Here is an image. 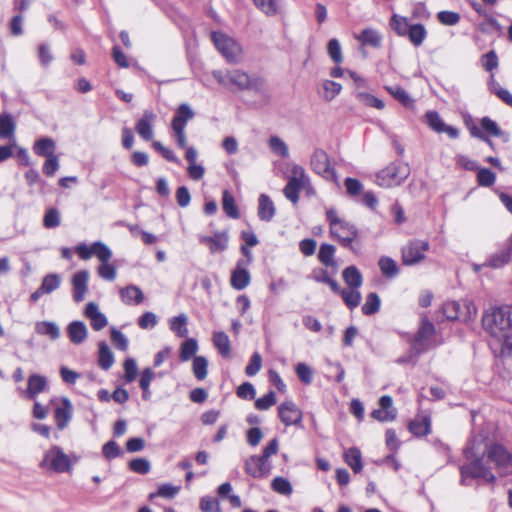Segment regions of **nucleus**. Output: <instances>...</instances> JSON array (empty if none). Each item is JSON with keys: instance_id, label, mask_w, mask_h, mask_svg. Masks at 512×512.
Instances as JSON below:
<instances>
[{"instance_id": "nucleus-1", "label": "nucleus", "mask_w": 512, "mask_h": 512, "mask_svg": "<svg viewBox=\"0 0 512 512\" xmlns=\"http://www.w3.org/2000/svg\"><path fill=\"white\" fill-rule=\"evenodd\" d=\"M483 327L489 334L502 341L507 347H512V306L497 307L484 314Z\"/></svg>"}, {"instance_id": "nucleus-2", "label": "nucleus", "mask_w": 512, "mask_h": 512, "mask_svg": "<svg viewBox=\"0 0 512 512\" xmlns=\"http://www.w3.org/2000/svg\"><path fill=\"white\" fill-rule=\"evenodd\" d=\"M464 457L469 463L464 464L460 467V483L462 485H468L467 479H478L482 478L486 482L494 484L496 482L495 475L491 472L490 468L483 464V455H478L474 451V443H469L463 450Z\"/></svg>"}, {"instance_id": "nucleus-3", "label": "nucleus", "mask_w": 512, "mask_h": 512, "mask_svg": "<svg viewBox=\"0 0 512 512\" xmlns=\"http://www.w3.org/2000/svg\"><path fill=\"white\" fill-rule=\"evenodd\" d=\"M326 219L329 222L330 235L337 239L342 247L355 251L353 242L359 237L357 227L346 219L340 218L333 208L326 211Z\"/></svg>"}, {"instance_id": "nucleus-4", "label": "nucleus", "mask_w": 512, "mask_h": 512, "mask_svg": "<svg viewBox=\"0 0 512 512\" xmlns=\"http://www.w3.org/2000/svg\"><path fill=\"white\" fill-rule=\"evenodd\" d=\"M435 333L434 324L427 317H423L416 334L409 340L410 357H418L430 349Z\"/></svg>"}, {"instance_id": "nucleus-5", "label": "nucleus", "mask_w": 512, "mask_h": 512, "mask_svg": "<svg viewBox=\"0 0 512 512\" xmlns=\"http://www.w3.org/2000/svg\"><path fill=\"white\" fill-rule=\"evenodd\" d=\"M40 467L43 469H49L56 473H64L71 471L72 463L69 456L60 446L53 445L44 453L43 459L40 462Z\"/></svg>"}, {"instance_id": "nucleus-6", "label": "nucleus", "mask_w": 512, "mask_h": 512, "mask_svg": "<svg viewBox=\"0 0 512 512\" xmlns=\"http://www.w3.org/2000/svg\"><path fill=\"white\" fill-rule=\"evenodd\" d=\"M211 39L217 50L228 62L236 63L239 61L242 49L233 38L222 32L214 31L211 33Z\"/></svg>"}, {"instance_id": "nucleus-7", "label": "nucleus", "mask_w": 512, "mask_h": 512, "mask_svg": "<svg viewBox=\"0 0 512 512\" xmlns=\"http://www.w3.org/2000/svg\"><path fill=\"white\" fill-rule=\"evenodd\" d=\"M291 177L283 189L284 196L293 204L299 201V193L309 183V177L304 168L300 165H294L291 170Z\"/></svg>"}, {"instance_id": "nucleus-8", "label": "nucleus", "mask_w": 512, "mask_h": 512, "mask_svg": "<svg viewBox=\"0 0 512 512\" xmlns=\"http://www.w3.org/2000/svg\"><path fill=\"white\" fill-rule=\"evenodd\" d=\"M407 175V168L391 163L376 174V183L383 188L399 186Z\"/></svg>"}, {"instance_id": "nucleus-9", "label": "nucleus", "mask_w": 512, "mask_h": 512, "mask_svg": "<svg viewBox=\"0 0 512 512\" xmlns=\"http://www.w3.org/2000/svg\"><path fill=\"white\" fill-rule=\"evenodd\" d=\"M310 167L316 174L326 180L335 181L337 179V174L331 166L330 158L323 149L317 148L314 150L310 159Z\"/></svg>"}, {"instance_id": "nucleus-10", "label": "nucleus", "mask_w": 512, "mask_h": 512, "mask_svg": "<svg viewBox=\"0 0 512 512\" xmlns=\"http://www.w3.org/2000/svg\"><path fill=\"white\" fill-rule=\"evenodd\" d=\"M488 459L495 463L501 475H508L512 472V454L501 444H493L487 451Z\"/></svg>"}, {"instance_id": "nucleus-11", "label": "nucleus", "mask_w": 512, "mask_h": 512, "mask_svg": "<svg viewBox=\"0 0 512 512\" xmlns=\"http://www.w3.org/2000/svg\"><path fill=\"white\" fill-rule=\"evenodd\" d=\"M429 249V243L423 240H411L402 248V262L412 266L420 263L425 258V252Z\"/></svg>"}, {"instance_id": "nucleus-12", "label": "nucleus", "mask_w": 512, "mask_h": 512, "mask_svg": "<svg viewBox=\"0 0 512 512\" xmlns=\"http://www.w3.org/2000/svg\"><path fill=\"white\" fill-rule=\"evenodd\" d=\"M271 469L270 461L262 458L261 455H252L245 461V472L253 478L267 477Z\"/></svg>"}, {"instance_id": "nucleus-13", "label": "nucleus", "mask_w": 512, "mask_h": 512, "mask_svg": "<svg viewBox=\"0 0 512 512\" xmlns=\"http://www.w3.org/2000/svg\"><path fill=\"white\" fill-rule=\"evenodd\" d=\"M512 256V235L506 240L503 246L497 250L496 252L490 254L486 261L484 262V266L493 269H499L507 265Z\"/></svg>"}, {"instance_id": "nucleus-14", "label": "nucleus", "mask_w": 512, "mask_h": 512, "mask_svg": "<svg viewBox=\"0 0 512 512\" xmlns=\"http://www.w3.org/2000/svg\"><path fill=\"white\" fill-rule=\"evenodd\" d=\"M280 420L286 426L299 425L302 421V411L293 401H285L278 407Z\"/></svg>"}, {"instance_id": "nucleus-15", "label": "nucleus", "mask_w": 512, "mask_h": 512, "mask_svg": "<svg viewBox=\"0 0 512 512\" xmlns=\"http://www.w3.org/2000/svg\"><path fill=\"white\" fill-rule=\"evenodd\" d=\"M89 272L87 270H79L72 276V296L77 303L84 300L88 292Z\"/></svg>"}, {"instance_id": "nucleus-16", "label": "nucleus", "mask_w": 512, "mask_h": 512, "mask_svg": "<svg viewBox=\"0 0 512 512\" xmlns=\"http://www.w3.org/2000/svg\"><path fill=\"white\" fill-rule=\"evenodd\" d=\"M199 241L208 245L211 253H216L228 248L229 236L227 231H217L213 236H201Z\"/></svg>"}, {"instance_id": "nucleus-17", "label": "nucleus", "mask_w": 512, "mask_h": 512, "mask_svg": "<svg viewBox=\"0 0 512 512\" xmlns=\"http://www.w3.org/2000/svg\"><path fill=\"white\" fill-rule=\"evenodd\" d=\"M393 400L389 395H383L379 399V409L374 410L371 416L381 422H389L396 418V410L392 407Z\"/></svg>"}, {"instance_id": "nucleus-18", "label": "nucleus", "mask_w": 512, "mask_h": 512, "mask_svg": "<svg viewBox=\"0 0 512 512\" xmlns=\"http://www.w3.org/2000/svg\"><path fill=\"white\" fill-rule=\"evenodd\" d=\"M84 315L90 320V325L95 331H100L108 324V319L100 312L99 307L94 302H89L84 310Z\"/></svg>"}, {"instance_id": "nucleus-19", "label": "nucleus", "mask_w": 512, "mask_h": 512, "mask_svg": "<svg viewBox=\"0 0 512 512\" xmlns=\"http://www.w3.org/2000/svg\"><path fill=\"white\" fill-rule=\"evenodd\" d=\"M73 406L68 398H63L61 405L54 411L56 426L59 430L65 429L72 419Z\"/></svg>"}, {"instance_id": "nucleus-20", "label": "nucleus", "mask_w": 512, "mask_h": 512, "mask_svg": "<svg viewBox=\"0 0 512 512\" xmlns=\"http://www.w3.org/2000/svg\"><path fill=\"white\" fill-rule=\"evenodd\" d=\"M155 114L152 111L146 110L135 125V130L138 135L145 141H150L153 138V122Z\"/></svg>"}, {"instance_id": "nucleus-21", "label": "nucleus", "mask_w": 512, "mask_h": 512, "mask_svg": "<svg viewBox=\"0 0 512 512\" xmlns=\"http://www.w3.org/2000/svg\"><path fill=\"white\" fill-rule=\"evenodd\" d=\"M47 389V378L39 374H32L28 377L25 394L28 399L34 400L38 394L45 392Z\"/></svg>"}, {"instance_id": "nucleus-22", "label": "nucleus", "mask_w": 512, "mask_h": 512, "mask_svg": "<svg viewBox=\"0 0 512 512\" xmlns=\"http://www.w3.org/2000/svg\"><path fill=\"white\" fill-rule=\"evenodd\" d=\"M119 294L125 305H139L144 300V294L141 288L134 284L121 288Z\"/></svg>"}, {"instance_id": "nucleus-23", "label": "nucleus", "mask_w": 512, "mask_h": 512, "mask_svg": "<svg viewBox=\"0 0 512 512\" xmlns=\"http://www.w3.org/2000/svg\"><path fill=\"white\" fill-rule=\"evenodd\" d=\"M195 116V112L187 103H182L178 106L173 116L171 127L186 128L189 120H192Z\"/></svg>"}, {"instance_id": "nucleus-24", "label": "nucleus", "mask_w": 512, "mask_h": 512, "mask_svg": "<svg viewBox=\"0 0 512 512\" xmlns=\"http://www.w3.org/2000/svg\"><path fill=\"white\" fill-rule=\"evenodd\" d=\"M67 333L70 341L76 345L83 343L88 336V330L85 323L78 320L69 323L67 326Z\"/></svg>"}, {"instance_id": "nucleus-25", "label": "nucleus", "mask_w": 512, "mask_h": 512, "mask_svg": "<svg viewBox=\"0 0 512 512\" xmlns=\"http://www.w3.org/2000/svg\"><path fill=\"white\" fill-rule=\"evenodd\" d=\"M275 206L270 197L266 194H261L258 199V217L260 220L269 222L275 215Z\"/></svg>"}, {"instance_id": "nucleus-26", "label": "nucleus", "mask_w": 512, "mask_h": 512, "mask_svg": "<svg viewBox=\"0 0 512 512\" xmlns=\"http://www.w3.org/2000/svg\"><path fill=\"white\" fill-rule=\"evenodd\" d=\"M212 342L223 358L231 357V341L225 332L215 331L212 336Z\"/></svg>"}, {"instance_id": "nucleus-27", "label": "nucleus", "mask_w": 512, "mask_h": 512, "mask_svg": "<svg viewBox=\"0 0 512 512\" xmlns=\"http://www.w3.org/2000/svg\"><path fill=\"white\" fill-rule=\"evenodd\" d=\"M115 358L110 347L105 341L98 344V365L101 369L107 371L114 364Z\"/></svg>"}, {"instance_id": "nucleus-28", "label": "nucleus", "mask_w": 512, "mask_h": 512, "mask_svg": "<svg viewBox=\"0 0 512 512\" xmlns=\"http://www.w3.org/2000/svg\"><path fill=\"white\" fill-rule=\"evenodd\" d=\"M356 39L361 42L362 45L374 48H379L382 42L381 34L373 28L363 29L361 33L356 36Z\"/></svg>"}, {"instance_id": "nucleus-29", "label": "nucleus", "mask_w": 512, "mask_h": 512, "mask_svg": "<svg viewBox=\"0 0 512 512\" xmlns=\"http://www.w3.org/2000/svg\"><path fill=\"white\" fill-rule=\"evenodd\" d=\"M55 148V141L49 137L40 138L33 145L34 153L45 158L54 156Z\"/></svg>"}, {"instance_id": "nucleus-30", "label": "nucleus", "mask_w": 512, "mask_h": 512, "mask_svg": "<svg viewBox=\"0 0 512 512\" xmlns=\"http://www.w3.org/2000/svg\"><path fill=\"white\" fill-rule=\"evenodd\" d=\"M342 277L344 282L351 289H358L363 284V276L360 270L354 265L346 267L342 272Z\"/></svg>"}, {"instance_id": "nucleus-31", "label": "nucleus", "mask_w": 512, "mask_h": 512, "mask_svg": "<svg viewBox=\"0 0 512 512\" xmlns=\"http://www.w3.org/2000/svg\"><path fill=\"white\" fill-rule=\"evenodd\" d=\"M187 324L188 317L184 313L169 319L170 330L179 338H185L188 336L189 330L187 328Z\"/></svg>"}, {"instance_id": "nucleus-32", "label": "nucleus", "mask_w": 512, "mask_h": 512, "mask_svg": "<svg viewBox=\"0 0 512 512\" xmlns=\"http://www.w3.org/2000/svg\"><path fill=\"white\" fill-rule=\"evenodd\" d=\"M344 460L354 473L361 472L363 468L361 451L357 447H350L344 452Z\"/></svg>"}, {"instance_id": "nucleus-33", "label": "nucleus", "mask_w": 512, "mask_h": 512, "mask_svg": "<svg viewBox=\"0 0 512 512\" xmlns=\"http://www.w3.org/2000/svg\"><path fill=\"white\" fill-rule=\"evenodd\" d=\"M248 86L249 88L247 90L253 91L262 98H269V87L266 79L262 76L256 74L251 75Z\"/></svg>"}, {"instance_id": "nucleus-34", "label": "nucleus", "mask_w": 512, "mask_h": 512, "mask_svg": "<svg viewBox=\"0 0 512 512\" xmlns=\"http://www.w3.org/2000/svg\"><path fill=\"white\" fill-rule=\"evenodd\" d=\"M405 37H408L409 41L415 47H419L423 44L424 40L427 37V30L425 26L421 23L411 24L410 28L407 30V34Z\"/></svg>"}, {"instance_id": "nucleus-35", "label": "nucleus", "mask_w": 512, "mask_h": 512, "mask_svg": "<svg viewBox=\"0 0 512 512\" xmlns=\"http://www.w3.org/2000/svg\"><path fill=\"white\" fill-rule=\"evenodd\" d=\"M408 429L413 435L417 437L426 436L431 431V420L427 416L421 419L416 418L410 421Z\"/></svg>"}, {"instance_id": "nucleus-36", "label": "nucleus", "mask_w": 512, "mask_h": 512, "mask_svg": "<svg viewBox=\"0 0 512 512\" xmlns=\"http://www.w3.org/2000/svg\"><path fill=\"white\" fill-rule=\"evenodd\" d=\"M228 81L230 84L237 87L240 91H245L249 88V80L251 75L241 70L227 71Z\"/></svg>"}, {"instance_id": "nucleus-37", "label": "nucleus", "mask_w": 512, "mask_h": 512, "mask_svg": "<svg viewBox=\"0 0 512 512\" xmlns=\"http://www.w3.org/2000/svg\"><path fill=\"white\" fill-rule=\"evenodd\" d=\"M378 266L384 277L393 279L399 274V267L395 260L388 256L380 257Z\"/></svg>"}, {"instance_id": "nucleus-38", "label": "nucleus", "mask_w": 512, "mask_h": 512, "mask_svg": "<svg viewBox=\"0 0 512 512\" xmlns=\"http://www.w3.org/2000/svg\"><path fill=\"white\" fill-rule=\"evenodd\" d=\"M16 129L15 121L11 114H0V139L14 137Z\"/></svg>"}, {"instance_id": "nucleus-39", "label": "nucleus", "mask_w": 512, "mask_h": 512, "mask_svg": "<svg viewBox=\"0 0 512 512\" xmlns=\"http://www.w3.org/2000/svg\"><path fill=\"white\" fill-rule=\"evenodd\" d=\"M335 247L331 244H321L318 252L319 261L326 267H337V263L334 259Z\"/></svg>"}, {"instance_id": "nucleus-40", "label": "nucleus", "mask_w": 512, "mask_h": 512, "mask_svg": "<svg viewBox=\"0 0 512 512\" xmlns=\"http://www.w3.org/2000/svg\"><path fill=\"white\" fill-rule=\"evenodd\" d=\"M222 208L228 217L232 219H238L240 217V213L235 203L234 196L228 190L223 191Z\"/></svg>"}, {"instance_id": "nucleus-41", "label": "nucleus", "mask_w": 512, "mask_h": 512, "mask_svg": "<svg viewBox=\"0 0 512 512\" xmlns=\"http://www.w3.org/2000/svg\"><path fill=\"white\" fill-rule=\"evenodd\" d=\"M251 281V275L248 270H233L230 284L236 290L245 289Z\"/></svg>"}, {"instance_id": "nucleus-42", "label": "nucleus", "mask_w": 512, "mask_h": 512, "mask_svg": "<svg viewBox=\"0 0 512 512\" xmlns=\"http://www.w3.org/2000/svg\"><path fill=\"white\" fill-rule=\"evenodd\" d=\"M481 128L483 131H485L488 135L494 136V137H500L504 141H508L509 135L505 132H503L498 124L492 120L489 117H483L480 121Z\"/></svg>"}, {"instance_id": "nucleus-43", "label": "nucleus", "mask_w": 512, "mask_h": 512, "mask_svg": "<svg viewBox=\"0 0 512 512\" xmlns=\"http://www.w3.org/2000/svg\"><path fill=\"white\" fill-rule=\"evenodd\" d=\"M198 351V342L194 338L186 339L180 346L179 358L182 362L189 361Z\"/></svg>"}, {"instance_id": "nucleus-44", "label": "nucleus", "mask_w": 512, "mask_h": 512, "mask_svg": "<svg viewBox=\"0 0 512 512\" xmlns=\"http://www.w3.org/2000/svg\"><path fill=\"white\" fill-rule=\"evenodd\" d=\"M381 300L376 292H371L366 296L365 303L362 306V313L366 316L376 314L380 310Z\"/></svg>"}, {"instance_id": "nucleus-45", "label": "nucleus", "mask_w": 512, "mask_h": 512, "mask_svg": "<svg viewBox=\"0 0 512 512\" xmlns=\"http://www.w3.org/2000/svg\"><path fill=\"white\" fill-rule=\"evenodd\" d=\"M35 329L38 334L48 336L51 340H56L60 336V329L54 322H38Z\"/></svg>"}, {"instance_id": "nucleus-46", "label": "nucleus", "mask_w": 512, "mask_h": 512, "mask_svg": "<svg viewBox=\"0 0 512 512\" xmlns=\"http://www.w3.org/2000/svg\"><path fill=\"white\" fill-rule=\"evenodd\" d=\"M386 90L392 95L396 100H398L404 107L411 108L414 105L413 99L410 95L404 90L401 86H387Z\"/></svg>"}, {"instance_id": "nucleus-47", "label": "nucleus", "mask_w": 512, "mask_h": 512, "mask_svg": "<svg viewBox=\"0 0 512 512\" xmlns=\"http://www.w3.org/2000/svg\"><path fill=\"white\" fill-rule=\"evenodd\" d=\"M192 370L195 378L199 381L204 380L208 374V360L204 356H194Z\"/></svg>"}, {"instance_id": "nucleus-48", "label": "nucleus", "mask_w": 512, "mask_h": 512, "mask_svg": "<svg viewBox=\"0 0 512 512\" xmlns=\"http://www.w3.org/2000/svg\"><path fill=\"white\" fill-rule=\"evenodd\" d=\"M390 26L398 36L405 37L411 23L406 17L394 14L390 19Z\"/></svg>"}, {"instance_id": "nucleus-49", "label": "nucleus", "mask_w": 512, "mask_h": 512, "mask_svg": "<svg viewBox=\"0 0 512 512\" xmlns=\"http://www.w3.org/2000/svg\"><path fill=\"white\" fill-rule=\"evenodd\" d=\"M271 489L281 495L289 496L293 492V488L288 479L277 476L271 482Z\"/></svg>"}, {"instance_id": "nucleus-50", "label": "nucleus", "mask_w": 512, "mask_h": 512, "mask_svg": "<svg viewBox=\"0 0 512 512\" xmlns=\"http://www.w3.org/2000/svg\"><path fill=\"white\" fill-rule=\"evenodd\" d=\"M61 284V277L59 274L50 273L44 276L42 279L40 287L46 294H50L53 291L57 290Z\"/></svg>"}, {"instance_id": "nucleus-51", "label": "nucleus", "mask_w": 512, "mask_h": 512, "mask_svg": "<svg viewBox=\"0 0 512 512\" xmlns=\"http://www.w3.org/2000/svg\"><path fill=\"white\" fill-rule=\"evenodd\" d=\"M61 215L57 208L51 207L46 210L43 217V226L47 229H53L60 225Z\"/></svg>"}, {"instance_id": "nucleus-52", "label": "nucleus", "mask_w": 512, "mask_h": 512, "mask_svg": "<svg viewBox=\"0 0 512 512\" xmlns=\"http://www.w3.org/2000/svg\"><path fill=\"white\" fill-rule=\"evenodd\" d=\"M322 88L324 90V99L326 101H332L342 90V85L332 80H324L322 82Z\"/></svg>"}, {"instance_id": "nucleus-53", "label": "nucleus", "mask_w": 512, "mask_h": 512, "mask_svg": "<svg viewBox=\"0 0 512 512\" xmlns=\"http://www.w3.org/2000/svg\"><path fill=\"white\" fill-rule=\"evenodd\" d=\"M341 297L345 305L350 309L356 308L361 302V293L358 289L343 290Z\"/></svg>"}, {"instance_id": "nucleus-54", "label": "nucleus", "mask_w": 512, "mask_h": 512, "mask_svg": "<svg viewBox=\"0 0 512 512\" xmlns=\"http://www.w3.org/2000/svg\"><path fill=\"white\" fill-rule=\"evenodd\" d=\"M110 336L113 345L120 351H127L129 347L128 338L117 328L112 327L110 329Z\"/></svg>"}, {"instance_id": "nucleus-55", "label": "nucleus", "mask_w": 512, "mask_h": 512, "mask_svg": "<svg viewBox=\"0 0 512 512\" xmlns=\"http://www.w3.org/2000/svg\"><path fill=\"white\" fill-rule=\"evenodd\" d=\"M179 490H180L179 486H173L169 483L162 484L158 487L157 492L151 493L149 495V499L152 500L156 496H160V497L167 498V499H172L178 494Z\"/></svg>"}, {"instance_id": "nucleus-56", "label": "nucleus", "mask_w": 512, "mask_h": 512, "mask_svg": "<svg viewBox=\"0 0 512 512\" xmlns=\"http://www.w3.org/2000/svg\"><path fill=\"white\" fill-rule=\"evenodd\" d=\"M269 146H270V149L271 151L282 157V158H287L289 156V149H288V146L286 145V143L280 139L279 137L277 136H272L270 139H269Z\"/></svg>"}, {"instance_id": "nucleus-57", "label": "nucleus", "mask_w": 512, "mask_h": 512, "mask_svg": "<svg viewBox=\"0 0 512 512\" xmlns=\"http://www.w3.org/2000/svg\"><path fill=\"white\" fill-rule=\"evenodd\" d=\"M427 125L437 133H443L444 121L437 111H428L425 114Z\"/></svg>"}, {"instance_id": "nucleus-58", "label": "nucleus", "mask_w": 512, "mask_h": 512, "mask_svg": "<svg viewBox=\"0 0 512 512\" xmlns=\"http://www.w3.org/2000/svg\"><path fill=\"white\" fill-rule=\"evenodd\" d=\"M327 52L334 63L340 64L343 62L341 46L337 39L333 38L328 41Z\"/></svg>"}, {"instance_id": "nucleus-59", "label": "nucleus", "mask_w": 512, "mask_h": 512, "mask_svg": "<svg viewBox=\"0 0 512 512\" xmlns=\"http://www.w3.org/2000/svg\"><path fill=\"white\" fill-rule=\"evenodd\" d=\"M129 469L137 474L146 475L151 470L150 462L145 458L132 459L129 464Z\"/></svg>"}, {"instance_id": "nucleus-60", "label": "nucleus", "mask_w": 512, "mask_h": 512, "mask_svg": "<svg viewBox=\"0 0 512 512\" xmlns=\"http://www.w3.org/2000/svg\"><path fill=\"white\" fill-rule=\"evenodd\" d=\"M295 372L299 378V380L305 384L309 385L313 381V370L306 363H298L295 366Z\"/></svg>"}, {"instance_id": "nucleus-61", "label": "nucleus", "mask_w": 512, "mask_h": 512, "mask_svg": "<svg viewBox=\"0 0 512 512\" xmlns=\"http://www.w3.org/2000/svg\"><path fill=\"white\" fill-rule=\"evenodd\" d=\"M443 314L448 320H457L460 318L461 305L457 301H447L442 307Z\"/></svg>"}, {"instance_id": "nucleus-62", "label": "nucleus", "mask_w": 512, "mask_h": 512, "mask_svg": "<svg viewBox=\"0 0 512 512\" xmlns=\"http://www.w3.org/2000/svg\"><path fill=\"white\" fill-rule=\"evenodd\" d=\"M93 255H95L101 263L108 262L112 257V251L103 242L96 241L93 243Z\"/></svg>"}, {"instance_id": "nucleus-63", "label": "nucleus", "mask_w": 512, "mask_h": 512, "mask_svg": "<svg viewBox=\"0 0 512 512\" xmlns=\"http://www.w3.org/2000/svg\"><path fill=\"white\" fill-rule=\"evenodd\" d=\"M481 64L482 67L488 72L495 70L499 65V59L495 50H490L489 52L482 55Z\"/></svg>"}, {"instance_id": "nucleus-64", "label": "nucleus", "mask_w": 512, "mask_h": 512, "mask_svg": "<svg viewBox=\"0 0 512 512\" xmlns=\"http://www.w3.org/2000/svg\"><path fill=\"white\" fill-rule=\"evenodd\" d=\"M102 453L107 460L115 459L123 454L120 446L114 440H110L103 445Z\"/></svg>"}]
</instances>
